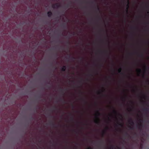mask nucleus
<instances>
[{"label":"nucleus","instance_id":"nucleus-1","mask_svg":"<svg viewBox=\"0 0 149 149\" xmlns=\"http://www.w3.org/2000/svg\"><path fill=\"white\" fill-rule=\"evenodd\" d=\"M136 71L138 73V74L139 75L141 72V70L140 69H137L136 70Z\"/></svg>","mask_w":149,"mask_h":149},{"label":"nucleus","instance_id":"nucleus-3","mask_svg":"<svg viewBox=\"0 0 149 149\" xmlns=\"http://www.w3.org/2000/svg\"><path fill=\"white\" fill-rule=\"evenodd\" d=\"M48 15L50 16L52 14V13L51 12H49L48 13Z\"/></svg>","mask_w":149,"mask_h":149},{"label":"nucleus","instance_id":"nucleus-2","mask_svg":"<svg viewBox=\"0 0 149 149\" xmlns=\"http://www.w3.org/2000/svg\"><path fill=\"white\" fill-rule=\"evenodd\" d=\"M65 66H63L62 68V70L63 71H64L65 69Z\"/></svg>","mask_w":149,"mask_h":149}]
</instances>
